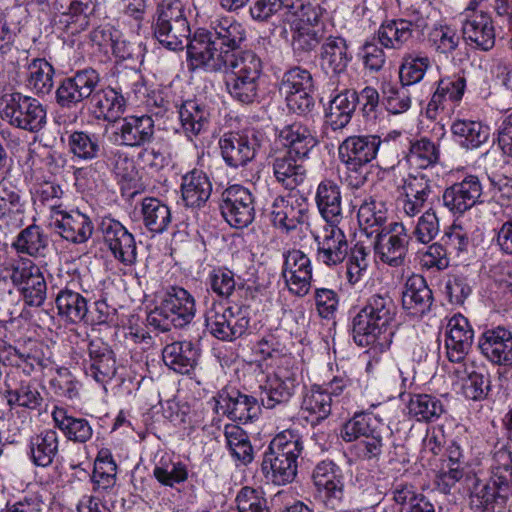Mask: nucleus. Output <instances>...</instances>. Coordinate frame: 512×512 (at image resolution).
<instances>
[{"label": "nucleus", "mask_w": 512, "mask_h": 512, "mask_svg": "<svg viewBox=\"0 0 512 512\" xmlns=\"http://www.w3.org/2000/svg\"><path fill=\"white\" fill-rule=\"evenodd\" d=\"M246 40L243 25L230 18L216 19L209 29L198 28L187 46V59L194 68L207 72L230 70L225 87L241 104L258 99L262 61L251 50L241 51Z\"/></svg>", "instance_id": "f257e3e1"}, {"label": "nucleus", "mask_w": 512, "mask_h": 512, "mask_svg": "<svg viewBox=\"0 0 512 512\" xmlns=\"http://www.w3.org/2000/svg\"><path fill=\"white\" fill-rule=\"evenodd\" d=\"M397 307L388 293L371 295L352 319V337L360 347L389 346Z\"/></svg>", "instance_id": "f03ea898"}, {"label": "nucleus", "mask_w": 512, "mask_h": 512, "mask_svg": "<svg viewBox=\"0 0 512 512\" xmlns=\"http://www.w3.org/2000/svg\"><path fill=\"white\" fill-rule=\"evenodd\" d=\"M302 438L292 430L276 435L263 455L262 472L267 481L281 486L297 475V459L302 453Z\"/></svg>", "instance_id": "7ed1b4c3"}, {"label": "nucleus", "mask_w": 512, "mask_h": 512, "mask_svg": "<svg viewBox=\"0 0 512 512\" xmlns=\"http://www.w3.org/2000/svg\"><path fill=\"white\" fill-rule=\"evenodd\" d=\"M490 481L476 487L471 506L478 512H504L512 495V452L501 448L495 452Z\"/></svg>", "instance_id": "20e7f679"}, {"label": "nucleus", "mask_w": 512, "mask_h": 512, "mask_svg": "<svg viewBox=\"0 0 512 512\" xmlns=\"http://www.w3.org/2000/svg\"><path fill=\"white\" fill-rule=\"evenodd\" d=\"M194 297L179 286L169 287L158 306L147 315V327L151 332L164 333L172 327L183 328L195 317Z\"/></svg>", "instance_id": "39448f33"}, {"label": "nucleus", "mask_w": 512, "mask_h": 512, "mask_svg": "<svg viewBox=\"0 0 512 512\" xmlns=\"http://www.w3.org/2000/svg\"><path fill=\"white\" fill-rule=\"evenodd\" d=\"M382 141L377 135L346 138L338 148L340 161L347 169L346 181L352 188H360L369 174L368 164L377 156Z\"/></svg>", "instance_id": "423d86ee"}, {"label": "nucleus", "mask_w": 512, "mask_h": 512, "mask_svg": "<svg viewBox=\"0 0 512 512\" xmlns=\"http://www.w3.org/2000/svg\"><path fill=\"white\" fill-rule=\"evenodd\" d=\"M154 37L165 48L178 51L187 48L190 26L180 0H162L157 7L153 23Z\"/></svg>", "instance_id": "0eeeda50"}, {"label": "nucleus", "mask_w": 512, "mask_h": 512, "mask_svg": "<svg viewBox=\"0 0 512 512\" xmlns=\"http://www.w3.org/2000/svg\"><path fill=\"white\" fill-rule=\"evenodd\" d=\"M303 6L299 7L291 22V48L298 59H307L317 47L324 41V29L319 20L322 14L321 7L312 0H302Z\"/></svg>", "instance_id": "6e6552de"}, {"label": "nucleus", "mask_w": 512, "mask_h": 512, "mask_svg": "<svg viewBox=\"0 0 512 512\" xmlns=\"http://www.w3.org/2000/svg\"><path fill=\"white\" fill-rule=\"evenodd\" d=\"M0 117L10 126L30 133H38L47 122L45 106L38 99L16 91L1 96Z\"/></svg>", "instance_id": "1a4fd4ad"}, {"label": "nucleus", "mask_w": 512, "mask_h": 512, "mask_svg": "<svg viewBox=\"0 0 512 512\" xmlns=\"http://www.w3.org/2000/svg\"><path fill=\"white\" fill-rule=\"evenodd\" d=\"M205 325L218 340L232 342L246 334L250 317L241 308L213 301L206 309Z\"/></svg>", "instance_id": "9d476101"}, {"label": "nucleus", "mask_w": 512, "mask_h": 512, "mask_svg": "<svg viewBox=\"0 0 512 512\" xmlns=\"http://www.w3.org/2000/svg\"><path fill=\"white\" fill-rule=\"evenodd\" d=\"M100 82L101 77L96 69L86 67L77 70L60 82L55 92L56 103L61 108L73 109L84 101L89 102Z\"/></svg>", "instance_id": "9b49d317"}, {"label": "nucleus", "mask_w": 512, "mask_h": 512, "mask_svg": "<svg viewBox=\"0 0 512 512\" xmlns=\"http://www.w3.org/2000/svg\"><path fill=\"white\" fill-rule=\"evenodd\" d=\"M262 140L254 129L225 133L219 140L221 156L229 167H243L255 158Z\"/></svg>", "instance_id": "f8f14e48"}, {"label": "nucleus", "mask_w": 512, "mask_h": 512, "mask_svg": "<svg viewBox=\"0 0 512 512\" xmlns=\"http://www.w3.org/2000/svg\"><path fill=\"white\" fill-rule=\"evenodd\" d=\"M154 135L155 122L152 116L129 115L114 123L110 140L119 146L141 148L152 143Z\"/></svg>", "instance_id": "ddd939ff"}, {"label": "nucleus", "mask_w": 512, "mask_h": 512, "mask_svg": "<svg viewBox=\"0 0 512 512\" xmlns=\"http://www.w3.org/2000/svg\"><path fill=\"white\" fill-rule=\"evenodd\" d=\"M410 239L403 223L391 222L375 235V255L391 267L402 266L408 253Z\"/></svg>", "instance_id": "4468645a"}, {"label": "nucleus", "mask_w": 512, "mask_h": 512, "mask_svg": "<svg viewBox=\"0 0 512 512\" xmlns=\"http://www.w3.org/2000/svg\"><path fill=\"white\" fill-rule=\"evenodd\" d=\"M220 210L231 227H248L255 218L254 197L247 188L231 185L221 194Z\"/></svg>", "instance_id": "2eb2a0df"}, {"label": "nucleus", "mask_w": 512, "mask_h": 512, "mask_svg": "<svg viewBox=\"0 0 512 512\" xmlns=\"http://www.w3.org/2000/svg\"><path fill=\"white\" fill-rule=\"evenodd\" d=\"M212 401L216 414L227 416L235 422L245 424L257 418L260 413L257 399L237 389L223 388L212 398Z\"/></svg>", "instance_id": "dca6fc26"}, {"label": "nucleus", "mask_w": 512, "mask_h": 512, "mask_svg": "<svg viewBox=\"0 0 512 512\" xmlns=\"http://www.w3.org/2000/svg\"><path fill=\"white\" fill-rule=\"evenodd\" d=\"M100 228L105 245L113 257L125 266L137 261V246L134 235L118 220L104 217Z\"/></svg>", "instance_id": "f3484780"}, {"label": "nucleus", "mask_w": 512, "mask_h": 512, "mask_svg": "<svg viewBox=\"0 0 512 512\" xmlns=\"http://www.w3.org/2000/svg\"><path fill=\"white\" fill-rule=\"evenodd\" d=\"M428 24L426 19L420 17L415 21L399 18L383 22L377 31L379 43L388 49L399 50L412 45L414 39L423 35Z\"/></svg>", "instance_id": "a211bd4d"}, {"label": "nucleus", "mask_w": 512, "mask_h": 512, "mask_svg": "<svg viewBox=\"0 0 512 512\" xmlns=\"http://www.w3.org/2000/svg\"><path fill=\"white\" fill-rule=\"evenodd\" d=\"M483 185L476 175H466L461 181L447 187L442 195L444 206L453 214H463L482 202Z\"/></svg>", "instance_id": "6ab92c4d"}, {"label": "nucleus", "mask_w": 512, "mask_h": 512, "mask_svg": "<svg viewBox=\"0 0 512 512\" xmlns=\"http://www.w3.org/2000/svg\"><path fill=\"white\" fill-rule=\"evenodd\" d=\"M270 220L274 227L286 232L295 230L308 220V204L294 195L277 196L270 207Z\"/></svg>", "instance_id": "aec40b11"}, {"label": "nucleus", "mask_w": 512, "mask_h": 512, "mask_svg": "<svg viewBox=\"0 0 512 512\" xmlns=\"http://www.w3.org/2000/svg\"><path fill=\"white\" fill-rule=\"evenodd\" d=\"M312 479L317 491L326 503L335 506L344 498V473L342 468L332 460L319 462L312 473Z\"/></svg>", "instance_id": "412c9836"}, {"label": "nucleus", "mask_w": 512, "mask_h": 512, "mask_svg": "<svg viewBox=\"0 0 512 512\" xmlns=\"http://www.w3.org/2000/svg\"><path fill=\"white\" fill-rule=\"evenodd\" d=\"M282 275L291 293L300 297L307 295L312 280L310 258L300 250L288 251L284 255Z\"/></svg>", "instance_id": "4be33fe9"}, {"label": "nucleus", "mask_w": 512, "mask_h": 512, "mask_svg": "<svg viewBox=\"0 0 512 512\" xmlns=\"http://www.w3.org/2000/svg\"><path fill=\"white\" fill-rule=\"evenodd\" d=\"M478 347L482 355L499 366H512V332L503 327L486 330L479 338Z\"/></svg>", "instance_id": "5701e85b"}, {"label": "nucleus", "mask_w": 512, "mask_h": 512, "mask_svg": "<svg viewBox=\"0 0 512 512\" xmlns=\"http://www.w3.org/2000/svg\"><path fill=\"white\" fill-rule=\"evenodd\" d=\"M474 337L469 321L461 314L454 315L447 324L445 347L450 362L461 363L468 354Z\"/></svg>", "instance_id": "b1692460"}, {"label": "nucleus", "mask_w": 512, "mask_h": 512, "mask_svg": "<svg viewBox=\"0 0 512 512\" xmlns=\"http://www.w3.org/2000/svg\"><path fill=\"white\" fill-rule=\"evenodd\" d=\"M89 359L85 361V374L98 383H107L116 374V360L111 348L100 339L92 340L88 346Z\"/></svg>", "instance_id": "393cba45"}, {"label": "nucleus", "mask_w": 512, "mask_h": 512, "mask_svg": "<svg viewBox=\"0 0 512 512\" xmlns=\"http://www.w3.org/2000/svg\"><path fill=\"white\" fill-rule=\"evenodd\" d=\"M339 224H328L321 235L315 236L317 259L327 266L342 263L348 256V242Z\"/></svg>", "instance_id": "a878e982"}, {"label": "nucleus", "mask_w": 512, "mask_h": 512, "mask_svg": "<svg viewBox=\"0 0 512 512\" xmlns=\"http://www.w3.org/2000/svg\"><path fill=\"white\" fill-rule=\"evenodd\" d=\"M402 189L403 193L398 201L402 211L409 217L419 214L433 195L432 183L423 174L408 175Z\"/></svg>", "instance_id": "bb28decb"}, {"label": "nucleus", "mask_w": 512, "mask_h": 512, "mask_svg": "<svg viewBox=\"0 0 512 512\" xmlns=\"http://www.w3.org/2000/svg\"><path fill=\"white\" fill-rule=\"evenodd\" d=\"M126 107L125 96L117 88L96 89L89 100V108L97 120L116 122Z\"/></svg>", "instance_id": "cd10ccee"}, {"label": "nucleus", "mask_w": 512, "mask_h": 512, "mask_svg": "<svg viewBox=\"0 0 512 512\" xmlns=\"http://www.w3.org/2000/svg\"><path fill=\"white\" fill-rule=\"evenodd\" d=\"M352 60L349 46L341 36H328L320 48V67L326 74L340 75L344 73Z\"/></svg>", "instance_id": "c85d7f7f"}, {"label": "nucleus", "mask_w": 512, "mask_h": 512, "mask_svg": "<svg viewBox=\"0 0 512 512\" xmlns=\"http://www.w3.org/2000/svg\"><path fill=\"white\" fill-rule=\"evenodd\" d=\"M463 38L488 51L495 44V30L491 17L483 11H472L462 25Z\"/></svg>", "instance_id": "c756f323"}, {"label": "nucleus", "mask_w": 512, "mask_h": 512, "mask_svg": "<svg viewBox=\"0 0 512 512\" xmlns=\"http://www.w3.org/2000/svg\"><path fill=\"white\" fill-rule=\"evenodd\" d=\"M432 303L433 294L424 277H410L402 293L403 308L414 317H422L430 311Z\"/></svg>", "instance_id": "7c9ffc66"}, {"label": "nucleus", "mask_w": 512, "mask_h": 512, "mask_svg": "<svg viewBox=\"0 0 512 512\" xmlns=\"http://www.w3.org/2000/svg\"><path fill=\"white\" fill-rule=\"evenodd\" d=\"M0 363L20 369L27 376L46 366L43 353L37 346L21 349L10 344L0 346Z\"/></svg>", "instance_id": "2f4dec72"}, {"label": "nucleus", "mask_w": 512, "mask_h": 512, "mask_svg": "<svg viewBox=\"0 0 512 512\" xmlns=\"http://www.w3.org/2000/svg\"><path fill=\"white\" fill-rule=\"evenodd\" d=\"M180 188L185 206L199 209L209 200L212 183L205 172L193 169L182 177Z\"/></svg>", "instance_id": "473e14b6"}, {"label": "nucleus", "mask_w": 512, "mask_h": 512, "mask_svg": "<svg viewBox=\"0 0 512 512\" xmlns=\"http://www.w3.org/2000/svg\"><path fill=\"white\" fill-rule=\"evenodd\" d=\"M54 227L63 239L74 244L88 241L94 229L91 219L79 211L61 213V218L56 219Z\"/></svg>", "instance_id": "72a5a7b5"}, {"label": "nucleus", "mask_w": 512, "mask_h": 512, "mask_svg": "<svg viewBox=\"0 0 512 512\" xmlns=\"http://www.w3.org/2000/svg\"><path fill=\"white\" fill-rule=\"evenodd\" d=\"M306 158L281 152L273 159V173L278 183L285 189L294 190L304 182L306 169L303 162Z\"/></svg>", "instance_id": "f704fd0d"}, {"label": "nucleus", "mask_w": 512, "mask_h": 512, "mask_svg": "<svg viewBox=\"0 0 512 512\" xmlns=\"http://www.w3.org/2000/svg\"><path fill=\"white\" fill-rule=\"evenodd\" d=\"M315 200L327 224H339L343 220L341 191L333 180L325 179L319 183Z\"/></svg>", "instance_id": "c9c22d12"}, {"label": "nucleus", "mask_w": 512, "mask_h": 512, "mask_svg": "<svg viewBox=\"0 0 512 512\" xmlns=\"http://www.w3.org/2000/svg\"><path fill=\"white\" fill-rule=\"evenodd\" d=\"M358 104L357 92L345 89L335 95L329 102L326 112V123L332 130H341L346 127L354 114Z\"/></svg>", "instance_id": "e433bc0d"}, {"label": "nucleus", "mask_w": 512, "mask_h": 512, "mask_svg": "<svg viewBox=\"0 0 512 512\" xmlns=\"http://www.w3.org/2000/svg\"><path fill=\"white\" fill-rule=\"evenodd\" d=\"M162 357L170 369L180 374H189L197 364L199 350L190 341L173 342L164 347Z\"/></svg>", "instance_id": "4c0bfd02"}, {"label": "nucleus", "mask_w": 512, "mask_h": 512, "mask_svg": "<svg viewBox=\"0 0 512 512\" xmlns=\"http://www.w3.org/2000/svg\"><path fill=\"white\" fill-rule=\"evenodd\" d=\"M58 314L70 323H88V300L81 293L65 287L61 289L55 299Z\"/></svg>", "instance_id": "58836bf2"}, {"label": "nucleus", "mask_w": 512, "mask_h": 512, "mask_svg": "<svg viewBox=\"0 0 512 512\" xmlns=\"http://www.w3.org/2000/svg\"><path fill=\"white\" fill-rule=\"evenodd\" d=\"M182 130L187 138L192 139L207 131L210 112L205 104L196 100L184 101L178 108Z\"/></svg>", "instance_id": "ea45409f"}, {"label": "nucleus", "mask_w": 512, "mask_h": 512, "mask_svg": "<svg viewBox=\"0 0 512 512\" xmlns=\"http://www.w3.org/2000/svg\"><path fill=\"white\" fill-rule=\"evenodd\" d=\"M278 137L288 148L286 153L297 155L300 158H308L311 149L317 144L310 129L300 122L284 126L279 131Z\"/></svg>", "instance_id": "a19ab883"}, {"label": "nucleus", "mask_w": 512, "mask_h": 512, "mask_svg": "<svg viewBox=\"0 0 512 512\" xmlns=\"http://www.w3.org/2000/svg\"><path fill=\"white\" fill-rule=\"evenodd\" d=\"M295 382V378L282 371L268 376L265 385L261 387L262 405L272 409L277 404L288 402L294 393Z\"/></svg>", "instance_id": "79ce46f5"}, {"label": "nucleus", "mask_w": 512, "mask_h": 512, "mask_svg": "<svg viewBox=\"0 0 512 512\" xmlns=\"http://www.w3.org/2000/svg\"><path fill=\"white\" fill-rule=\"evenodd\" d=\"M52 419L55 427L70 441L86 443L92 438L93 429L88 420L74 417L64 408L55 407L52 411Z\"/></svg>", "instance_id": "37998d69"}, {"label": "nucleus", "mask_w": 512, "mask_h": 512, "mask_svg": "<svg viewBox=\"0 0 512 512\" xmlns=\"http://www.w3.org/2000/svg\"><path fill=\"white\" fill-rule=\"evenodd\" d=\"M387 207L386 204L373 197L366 198L358 209V222L360 228L368 237L377 235L387 227Z\"/></svg>", "instance_id": "c03bdc74"}, {"label": "nucleus", "mask_w": 512, "mask_h": 512, "mask_svg": "<svg viewBox=\"0 0 512 512\" xmlns=\"http://www.w3.org/2000/svg\"><path fill=\"white\" fill-rule=\"evenodd\" d=\"M30 455L37 466H49L59 451V436L53 429H45L32 436L29 442Z\"/></svg>", "instance_id": "a18cd8bd"}, {"label": "nucleus", "mask_w": 512, "mask_h": 512, "mask_svg": "<svg viewBox=\"0 0 512 512\" xmlns=\"http://www.w3.org/2000/svg\"><path fill=\"white\" fill-rule=\"evenodd\" d=\"M141 216L144 226L152 233H164L171 221L169 206L155 197H145L141 201Z\"/></svg>", "instance_id": "49530a36"}, {"label": "nucleus", "mask_w": 512, "mask_h": 512, "mask_svg": "<svg viewBox=\"0 0 512 512\" xmlns=\"http://www.w3.org/2000/svg\"><path fill=\"white\" fill-rule=\"evenodd\" d=\"M67 146L73 157L82 162L97 159L102 150L99 137L87 131H73L70 133Z\"/></svg>", "instance_id": "de8ad7c7"}, {"label": "nucleus", "mask_w": 512, "mask_h": 512, "mask_svg": "<svg viewBox=\"0 0 512 512\" xmlns=\"http://www.w3.org/2000/svg\"><path fill=\"white\" fill-rule=\"evenodd\" d=\"M459 144L467 149H475L484 144L490 135L489 127L472 120H456L451 126Z\"/></svg>", "instance_id": "09e8293b"}, {"label": "nucleus", "mask_w": 512, "mask_h": 512, "mask_svg": "<svg viewBox=\"0 0 512 512\" xmlns=\"http://www.w3.org/2000/svg\"><path fill=\"white\" fill-rule=\"evenodd\" d=\"M48 245V236L40 226L35 224L23 229L13 243V247L18 252L32 257H45Z\"/></svg>", "instance_id": "8fccbe9b"}, {"label": "nucleus", "mask_w": 512, "mask_h": 512, "mask_svg": "<svg viewBox=\"0 0 512 512\" xmlns=\"http://www.w3.org/2000/svg\"><path fill=\"white\" fill-rule=\"evenodd\" d=\"M383 424L372 413H356L347 421L342 430L341 437L345 442H352L360 437L364 438L383 430Z\"/></svg>", "instance_id": "3c124183"}, {"label": "nucleus", "mask_w": 512, "mask_h": 512, "mask_svg": "<svg viewBox=\"0 0 512 512\" xmlns=\"http://www.w3.org/2000/svg\"><path fill=\"white\" fill-rule=\"evenodd\" d=\"M26 202L21 191L11 182H0V220L8 223L25 213Z\"/></svg>", "instance_id": "603ef678"}, {"label": "nucleus", "mask_w": 512, "mask_h": 512, "mask_svg": "<svg viewBox=\"0 0 512 512\" xmlns=\"http://www.w3.org/2000/svg\"><path fill=\"white\" fill-rule=\"evenodd\" d=\"M28 87L39 96L49 94L54 86V67L45 59L36 58L28 66Z\"/></svg>", "instance_id": "864d4df0"}, {"label": "nucleus", "mask_w": 512, "mask_h": 512, "mask_svg": "<svg viewBox=\"0 0 512 512\" xmlns=\"http://www.w3.org/2000/svg\"><path fill=\"white\" fill-rule=\"evenodd\" d=\"M444 412L440 399L429 394H415L408 403L410 417L419 422L436 421Z\"/></svg>", "instance_id": "5fc2aeb1"}, {"label": "nucleus", "mask_w": 512, "mask_h": 512, "mask_svg": "<svg viewBox=\"0 0 512 512\" xmlns=\"http://www.w3.org/2000/svg\"><path fill=\"white\" fill-rule=\"evenodd\" d=\"M301 6L302 0H256L250 7V14L257 21H267L276 14L288 18Z\"/></svg>", "instance_id": "6e6d98bb"}, {"label": "nucleus", "mask_w": 512, "mask_h": 512, "mask_svg": "<svg viewBox=\"0 0 512 512\" xmlns=\"http://www.w3.org/2000/svg\"><path fill=\"white\" fill-rule=\"evenodd\" d=\"M227 447L232 457L243 465L253 461L254 452L247 433L237 425H226L224 430Z\"/></svg>", "instance_id": "4d7b16f0"}, {"label": "nucleus", "mask_w": 512, "mask_h": 512, "mask_svg": "<svg viewBox=\"0 0 512 512\" xmlns=\"http://www.w3.org/2000/svg\"><path fill=\"white\" fill-rule=\"evenodd\" d=\"M408 86L401 83V86L387 84L382 90V103L386 110L392 114L406 112L411 106V94Z\"/></svg>", "instance_id": "13d9d810"}, {"label": "nucleus", "mask_w": 512, "mask_h": 512, "mask_svg": "<svg viewBox=\"0 0 512 512\" xmlns=\"http://www.w3.org/2000/svg\"><path fill=\"white\" fill-rule=\"evenodd\" d=\"M407 159L412 165L424 169L437 163L439 149L429 139L422 138L411 144Z\"/></svg>", "instance_id": "bf43d9fd"}, {"label": "nucleus", "mask_w": 512, "mask_h": 512, "mask_svg": "<svg viewBox=\"0 0 512 512\" xmlns=\"http://www.w3.org/2000/svg\"><path fill=\"white\" fill-rule=\"evenodd\" d=\"M153 475L164 486L174 487L188 478V471L182 462L162 459L153 470Z\"/></svg>", "instance_id": "052dcab7"}, {"label": "nucleus", "mask_w": 512, "mask_h": 512, "mask_svg": "<svg viewBox=\"0 0 512 512\" xmlns=\"http://www.w3.org/2000/svg\"><path fill=\"white\" fill-rule=\"evenodd\" d=\"M429 67L430 59L427 56H405L399 69L401 83L411 86L420 82Z\"/></svg>", "instance_id": "680f3d73"}, {"label": "nucleus", "mask_w": 512, "mask_h": 512, "mask_svg": "<svg viewBox=\"0 0 512 512\" xmlns=\"http://www.w3.org/2000/svg\"><path fill=\"white\" fill-rule=\"evenodd\" d=\"M332 398L329 393L322 390L312 389L305 395L302 401L301 408L304 412L315 416V421H320L329 416L331 413Z\"/></svg>", "instance_id": "e2e57ef3"}, {"label": "nucleus", "mask_w": 512, "mask_h": 512, "mask_svg": "<svg viewBox=\"0 0 512 512\" xmlns=\"http://www.w3.org/2000/svg\"><path fill=\"white\" fill-rule=\"evenodd\" d=\"M467 373V380L463 385V392L466 398L481 401L484 400L491 389V381L488 374L472 369Z\"/></svg>", "instance_id": "0e129e2a"}, {"label": "nucleus", "mask_w": 512, "mask_h": 512, "mask_svg": "<svg viewBox=\"0 0 512 512\" xmlns=\"http://www.w3.org/2000/svg\"><path fill=\"white\" fill-rule=\"evenodd\" d=\"M311 73L301 67H293L284 73L281 90L285 93L313 91Z\"/></svg>", "instance_id": "69168bd1"}, {"label": "nucleus", "mask_w": 512, "mask_h": 512, "mask_svg": "<svg viewBox=\"0 0 512 512\" xmlns=\"http://www.w3.org/2000/svg\"><path fill=\"white\" fill-rule=\"evenodd\" d=\"M238 512H270L267 500L256 489L245 486L236 496Z\"/></svg>", "instance_id": "338daca9"}, {"label": "nucleus", "mask_w": 512, "mask_h": 512, "mask_svg": "<svg viewBox=\"0 0 512 512\" xmlns=\"http://www.w3.org/2000/svg\"><path fill=\"white\" fill-rule=\"evenodd\" d=\"M369 250L363 245L356 244L352 249L347 262V278L351 284L360 281L369 265Z\"/></svg>", "instance_id": "774afa93"}]
</instances>
